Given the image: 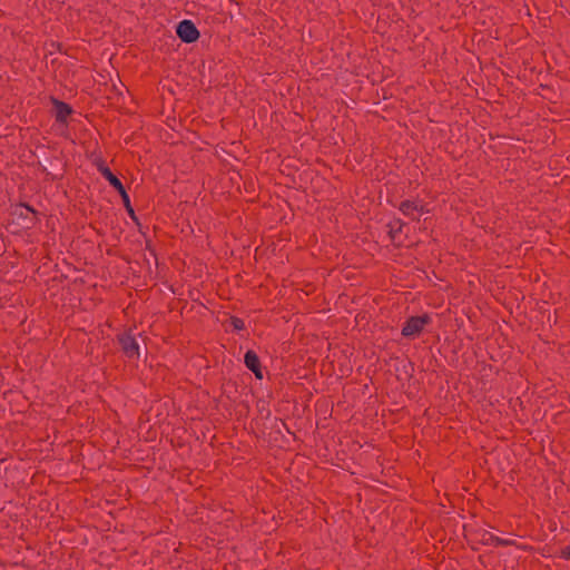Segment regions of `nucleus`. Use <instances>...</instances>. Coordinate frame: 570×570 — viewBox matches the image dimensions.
<instances>
[{"mask_svg":"<svg viewBox=\"0 0 570 570\" xmlns=\"http://www.w3.org/2000/svg\"><path fill=\"white\" fill-rule=\"evenodd\" d=\"M39 213L27 203H20L11 207V224L20 229H31L39 222Z\"/></svg>","mask_w":570,"mask_h":570,"instance_id":"f257e3e1","label":"nucleus"},{"mask_svg":"<svg viewBox=\"0 0 570 570\" xmlns=\"http://www.w3.org/2000/svg\"><path fill=\"white\" fill-rule=\"evenodd\" d=\"M177 35L185 42H194L197 40L199 32L189 20H184L177 26Z\"/></svg>","mask_w":570,"mask_h":570,"instance_id":"f03ea898","label":"nucleus"},{"mask_svg":"<svg viewBox=\"0 0 570 570\" xmlns=\"http://www.w3.org/2000/svg\"><path fill=\"white\" fill-rule=\"evenodd\" d=\"M428 322L429 316L426 315L411 317L404 325L402 333L404 336H415L423 330Z\"/></svg>","mask_w":570,"mask_h":570,"instance_id":"7ed1b4c3","label":"nucleus"},{"mask_svg":"<svg viewBox=\"0 0 570 570\" xmlns=\"http://www.w3.org/2000/svg\"><path fill=\"white\" fill-rule=\"evenodd\" d=\"M53 105V111L57 122L66 124L68 117L71 116V106L67 102L60 101L55 97H51Z\"/></svg>","mask_w":570,"mask_h":570,"instance_id":"20e7f679","label":"nucleus"},{"mask_svg":"<svg viewBox=\"0 0 570 570\" xmlns=\"http://www.w3.org/2000/svg\"><path fill=\"white\" fill-rule=\"evenodd\" d=\"M400 208L404 215L413 218L421 216L425 212L423 204L415 200H405L401 204Z\"/></svg>","mask_w":570,"mask_h":570,"instance_id":"39448f33","label":"nucleus"},{"mask_svg":"<svg viewBox=\"0 0 570 570\" xmlns=\"http://www.w3.org/2000/svg\"><path fill=\"white\" fill-rule=\"evenodd\" d=\"M121 346L126 355L130 358L139 355V345L135 337L131 335H125L120 338Z\"/></svg>","mask_w":570,"mask_h":570,"instance_id":"423d86ee","label":"nucleus"},{"mask_svg":"<svg viewBox=\"0 0 570 570\" xmlns=\"http://www.w3.org/2000/svg\"><path fill=\"white\" fill-rule=\"evenodd\" d=\"M245 364L246 366L253 371L256 375L257 379H262L263 377V374L259 370V362H258V357L257 355L252 352V351H248L246 354H245Z\"/></svg>","mask_w":570,"mask_h":570,"instance_id":"0eeeda50","label":"nucleus"},{"mask_svg":"<svg viewBox=\"0 0 570 570\" xmlns=\"http://www.w3.org/2000/svg\"><path fill=\"white\" fill-rule=\"evenodd\" d=\"M102 174L106 177V179L110 183V185L114 186L125 197L126 200H128L120 180L108 168L102 169Z\"/></svg>","mask_w":570,"mask_h":570,"instance_id":"6e6552de","label":"nucleus"},{"mask_svg":"<svg viewBox=\"0 0 570 570\" xmlns=\"http://www.w3.org/2000/svg\"><path fill=\"white\" fill-rule=\"evenodd\" d=\"M233 326L235 330H242L244 327V322L242 320L235 318L233 320Z\"/></svg>","mask_w":570,"mask_h":570,"instance_id":"1a4fd4ad","label":"nucleus"},{"mask_svg":"<svg viewBox=\"0 0 570 570\" xmlns=\"http://www.w3.org/2000/svg\"><path fill=\"white\" fill-rule=\"evenodd\" d=\"M564 554H566L567 558L570 559V547L567 548V550L564 551Z\"/></svg>","mask_w":570,"mask_h":570,"instance_id":"9d476101","label":"nucleus"},{"mask_svg":"<svg viewBox=\"0 0 570 570\" xmlns=\"http://www.w3.org/2000/svg\"><path fill=\"white\" fill-rule=\"evenodd\" d=\"M51 175H52V178H53V179L59 178V175H58V174H51Z\"/></svg>","mask_w":570,"mask_h":570,"instance_id":"9b49d317","label":"nucleus"},{"mask_svg":"<svg viewBox=\"0 0 570 570\" xmlns=\"http://www.w3.org/2000/svg\"><path fill=\"white\" fill-rule=\"evenodd\" d=\"M57 47H58L59 50H61L62 45L61 43H57Z\"/></svg>","mask_w":570,"mask_h":570,"instance_id":"f8f14e48","label":"nucleus"}]
</instances>
